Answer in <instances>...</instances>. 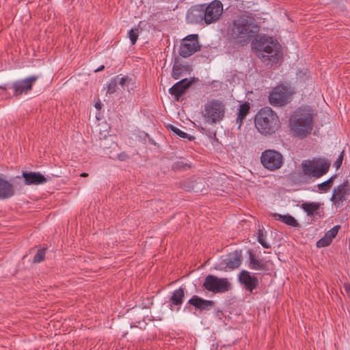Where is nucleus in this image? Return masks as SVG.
Masks as SVG:
<instances>
[{
  "label": "nucleus",
  "mask_w": 350,
  "mask_h": 350,
  "mask_svg": "<svg viewBox=\"0 0 350 350\" xmlns=\"http://www.w3.org/2000/svg\"><path fill=\"white\" fill-rule=\"evenodd\" d=\"M259 23L252 16L243 14L228 23L227 39L234 46H243L252 42V48L262 62L271 66L280 59V45L276 40L266 35L258 36Z\"/></svg>",
  "instance_id": "1"
},
{
  "label": "nucleus",
  "mask_w": 350,
  "mask_h": 350,
  "mask_svg": "<svg viewBox=\"0 0 350 350\" xmlns=\"http://www.w3.org/2000/svg\"><path fill=\"white\" fill-rule=\"evenodd\" d=\"M330 165V161L323 158L304 160L301 163V170L291 172L287 179L293 184H306L312 178L317 179L326 174Z\"/></svg>",
  "instance_id": "2"
},
{
  "label": "nucleus",
  "mask_w": 350,
  "mask_h": 350,
  "mask_svg": "<svg viewBox=\"0 0 350 350\" xmlns=\"http://www.w3.org/2000/svg\"><path fill=\"white\" fill-rule=\"evenodd\" d=\"M290 125L295 135L300 138L307 137L313 129V113L308 106L297 109L290 118Z\"/></svg>",
  "instance_id": "3"
},
{
  "label": "nucleus",
  "mask_w": 350,
  "mask_h": 350,
  "mask_svg": "<svg viewBox=\"0 0 350 350\" xmlns=\"http://www.w3.org/2000/svg\"><path fill=\"white\" fill-rule=\"evenodd\" d=\"M254 124L258 131L265 136L274 134L280 126L278 115L269 107L259 110L255 116Z\"/></svg>",
  "instance_id": "4"
},
{
  "label": "nucleus",
  "mask_w": 350,
  "mask_h": 350,
  "mask_svg": "<svg viewBox=\"0 0 350 350\" xmlns=\"http://www.w3.org/2000/svg\"><path fill=\"white\" fill-rule=\"evenodd\" d=\"M225 111V104L222 101L212 99L205 103L203 117L206 122L214 124L223 120Z\"/></svg>",
  "instance_id": "5"
},
{
  "label": "nucleus",
  "mask_w": 350,
  "mask_h": 350,
  "mask_svg": "<svg viewBox=\"0 0 350 350\" xmlns=\"http://www.w3.org/2000/svg\"><path fill=\"white\" fill-rule=\"evenodd\" d=\"M293 88L288 83H282L273 88L269 96V101L275 107H282L291 102Z\"/></svg>",
  "instance_id": "6"
},
{
  "label": "nucleus",
  "mask_w": 350,
  "mask_h": 350,
  "mask_svg": "<svg viewBox=\"0 0 350 350\" xmlns=\"http://www.w3.org/2000/svg\"><path fill=\"white\" fill-rule=\"evenodd\" d=\"M260 159L262 165L271 172L279 170L284 164L282 154L273 149H267L262 152Z\"/></svg>",
  "instance_id": "7"
},
{
  "label": "nucleus",
  "mask_w": 350,
  "mask_h": 350,
  "mask_svg": "<svg viewBox=\"0 0 350 350\" xmlns=\"http://www.w3.org/2000/svg\"><path fill=\"white\" fill-rule=\"evenodd\" d=\"M202 287L213 293H223L230 291L232 285L228 278L209 274L205 278Z\"/></svg>",
  "instance_id": "8"
},
{
  "label": "nucleus",
  "mask_w": 350,
  "mask_h": 350,
  "mask_svg": "<svg viewBox=\"0 0 350 350\" xmlns=\"http://www.w3.org/2000/svg\"><path fill=\"white\" fill-rule=\"evenodd\" d=\"M242 262L241 250H234L226 256H222L220 260L215 265V269L221 271L234 270L238 268Z\"/></svg>",
  "instance_id": "9"
},
{
  "label": "nucleus",
  "mask_w": 350,
  "mask_h": 350,
  "mask_svg": "<svg viewBox=\"0 0 350 350\" xmlns=\"http://www.w3.org/2000/svg\"><path fill=\"white\" fill-rule=\"evenodd\" d=\"M200 50V45L198 41V36L197 34H191L183 40L178 53L181 57L187 58Z\"/></svg>",
  "instance_id": "10"
},
{
  "label": "nucleus",
  "mask_w": 350,
  "mask_h": 350,
  "mask_svg": "<svg viewBox=\"0 0 350 350\" xmlns=\"http://www.w3.org/2000/svg\"><path fill=\"white\" fill-rule=\"evenodd\" d=\"M39 77L31 75L23 79L17 80L12 83L11 88L14 90L13 96L18 98L23 94L30 92Z\"/></svg>",
  "instance_id": "11"
},
{
  "label": "nucleus",
  "mask_w": 350,
  "mask_h": 350,
  "mask_svg": "<svg viewBox=\"0 0 350 350\" xmlns=\"http://www.w3.org/2000/svg\"><path fill=\"white\" fill-rule=\"evenodd\" d=\"M204 23L209 25L217 21L223 12V4L219 0H213L208 5L203 4Z\"/></svg>",
  "instance_id": "12"
},
{
  "label": "nucleus",
  "mask_w": 350,
  "mask_h": 350,
  "mask_svg": "<svg viewBox=\"0 0 350 350\" xmlns=\"http://www.w3.org/2000/svg\"><path fill=\"white\" fill-rule=\"evenodd\" d=\"M238 281L245 291L253 293L259 285V280L257 277L247 270H242L238 275Z\"/></svg>",
  "instance_id": "13"
},
{
  "label": "nucleus",
  "mask_w": 350,
  "mask_h": 350,
  "mask_svg": "<svg viewBox=\"0 0 350 350\" xmlns=\"http://www.w3.org/2000/svg\"><path fill=\"white\" fill-rule=\"evenodd\" d=\"M189 306H192L200 312L208 311L215 306V302L213 300L204 299L198 295H193L185 306V310L189 309Z\"/></svg>",
  "instance_id": "14"
},
{
  "label": "nucleus",
  "mask_w": 350,
  "mask_h": 350,
  "mask_svg": "<svg viewBox=\"0 0 350 350\" xmlns=\"http://www.w3.org/2000/svg\"><path fill=\"white\" fill-rule=\"evenodd\" d=\"M16 178H23L24 179V184L25 185H42L48 181L42 174L39 172H27L23 171L21 176H17Z\"/></svg>",
  "instance_id": "15"
},
{
  "label": "nucleus",
  "mask_w": 350,
  "mask_h": 350,
  "mask_svg": "<svg viewBox=\"0 0 350 350\" xmlns=\"http://www.w3.org/2000/svg\"><path fill=\"white\" fill-rule=\"evenodd\" d=\"M349 191L350 183L346 180L342 184L334 188L330 200L334 204L345 201L347 200L346 196L349 195Z\"/></svg>",
  "instance_id": "16"
},
{
  "label": "nucleus",
  "mask_w": 350,
  "mask_h": 350,
  "mask_svg": "<svg viewBox=\"0 0 350 350\" xmlns=\"http://www.w3.org/2000/svg\"><path fill=\"white\" fill-rule=\"evenodd\" d=\"M203 6L202 4L195 5L188 10L186 15V20L188 23L198 24L204 22Z\"/></svg>",
  "instance_id": "17"
},
{
  "label": "nucleus",
  "mask_w": 350,
  "mask_h": 350,
  "mask_svg": "<svg viewBox=\"0 0 350 350\" xmlns=\"http://www.w3.org/2000/svg\"><path fill=\"white\" fill-rule=\"evenodd\" d=\"M185 295V288L179 287L172 292L170 298V308L172 310L178 311L183 304Z\"/></svg>",
  "instance_id": "18"
},
{
  "label": "nucleus",
  "mask_w": 350,
  "mask_h": 350,
  "mask_svg": "<svg viewBox=\"0 0 350 350\" xmlns=\"http://www.w3.org/2000/svg\"><path fill=\"white\" fill-rule=\"evenodd\" d=\"M193 71L191 66L186 64H183L180 62V59L178 57L174 58V64L172 67V77L174 79H178L181 77L183 73L190 74Z\"/></svg>",
  "instance_id": "19"
},
{
  "label": "nucleus",
  "mask_w": 350,
  "mask_h": 350,
  "mask_svg": "<svg viewBox=\"0 0 350 350\" xmlns=\"http://www.w3.org/2000/svg\"><path fill=\"white\" fill-rule=\"evenodd\" d=\"M185 82V79H181L169 89V93L174 97V100L177 102H181L183 100V96L189 89Z\"/></svg>",
  "instance_id": "20"
},
{
  "label": "nucleus",
  "mask_w": 350,
  "mask_h": 350,
  "mask_svg": "<svg viewBox=\"0 0 350 350\" xmlns=\"http://www.w3.org/2000/svg\"><path fill=\"white\" fill-rule=\"evenodd\" d=\"M248 267L253 270H268L267 262L264 258H259L252 250H248Z\"/></svg>",
  "instance_id": "21"
},
{
  "label": "nucleus",
  "mask_w": 350,
  "mask_h": 350,
  "mask_svg": "<svg viewBox=\"0 0 350 350\" xmlns=\"http://www.w3.org/2000/svg\"><path fill=\"white\" fill-rule=\"evenodd\" d=\"M15 193L14 185L0 175V200L9 199L13 197Z\"/></svg>",
  "instance_id": "22"
},
{
  "label": "nucleus",
  "mask_w": 350,
  "mask_h": 350,
  "mask_svg": "<svg viewBox=\"0 0 350 350\" xmlns=\"http://www.w3.org/2000/svg\"><path fill=\"white\" fill-rule=\"evenodd\" d=\"M322 205L323 204L319 202H306L301 204V207L308 216L321 217L323 215V211H320Z\"/></svg>",
  "instance_id": "23"
},
{
  "label": "nucleus",
  "mask_w": 350,
  "mask_h": 350,
  "mask_svg": "<svg viewBox=\"0 0 350 350\" xmlns=\"http://www.w3.org/2000/svg\"><path fill=\"white\" fill-rule=\"evenodd\" d=\"M250 105L247 101H245L239 105L237 113V116L236 118V124L238 125V129H241L244 120L250 112Z\"/></svg>",
  "instance_id": "24"
},
{
  "label": "nucleus",
  "mask_w": 350,
  "mask_h": 350,
  "mask_svg": "<svg viewBox=\"0 0 350 350\" xmlns=\"http://www.w3.org/2000/svg\"><path fill=\"white\" fill-rule=\"evenodd\" d=\"M273 217L275 220L280 221L288 226H292L294 228L299 227V224L297 221V219H295V218L294 217H293L292 215H291L289 214L280 215L279 213H273Z\"/></svg>",
  "instance_id": "25"
},
{
  "label": "nucleus",
  "mask_w": 350,
  "mask_h": 350,
  "mask_svg": "<svg viewBox=\"0 0 350 350\" xmlns=\"http://www.w3.org/2000/svg\"><path fill=\"white\" fill-rule=\"evenodd\" d=\"M337 175L334 174L332 176L329 178H328L327 180L319 183L317 185L318 187L319 191L321 193H326L328 191L330 190V189L332 187L334 180L336 179Z\"/></svg>",
  "instance_id": "26"
},
{
  "label": "nucleus",
  "mask_w": 350,
  "mask_h": 350,
  "mask_svg": "<svg viewBox=\"0 0 350 350\" xmlns=\"http://www.w3.org/2000/svg\"><path fill=\"white\" fill-rule=\"evenodd\" d=\"M167 129L181 138L187 139L189 141L191 142L195 139L194 136L187 134V133L181 131L180 129H179L178 128L176 127L174 125L170 124L167 126Z\"/></svg>",
  "instance_id": "27"
},
{
  "label": "nucleus",
  "mask_w": 350,
  "mask_h": 350,
  "mask_svg": "<svg viewBox=\"0 0 350 350\" xmlns=\"http://www.w3.org/2000/svg\"><path fill=\"white\" fill-rule=\"evenodd\" d=\"M178 188L183 189L187 191H191L194 188V181L189 178H186L176 183Z\"/></svg>",
  "instance_id": "28"
},
{
  "label": "nucleus",
  "mask_w": 350,
  "mask_h": 350,
  "mask_svg": "<svg viewBox=\"0 0 350 350\" xmlns=\"http://www.w3.org/2000/svg\"><path fill=\"white\" fill-rule=\"evenodd\" d=\"M119 75L111 78L107 85V93L113 94L117 90V84L118 83Z\"/></svg>",
  "instance_id": "29"
},
{
  "label": "nucleus",
  "mask_w": 350,
  "mask_h": 350,
  "mask_svg": "<svg viewBox=\"0 0 350 350\" xmlns=\"http://www.w3.org/2000/svg\"><path fill=\"white\" fill-rule=\"evenodd\" d=\"M267 232L262 229H259L258 231V243L266 249L271 248V245L266 241Z\"/></svg>",
  "instance_id": "30"
},
{
  "label": "nucleus",
  "mask_w": 350,
  "mask_h": 350,
  "mask_svg": "<svg viewBox=\"0 0 350 350\" xmlns=\"http://www.w3.org/2000/svg\"><path fill=\"white\" fill-rule=\"evenodd\" d=\"M46 248L42 247L37 250L36 254L33 256V262L40 263L42 262L45 258Z\"/></svg>",
  "instance_id": "31"
},
{
  "label": "nucleus",
  "mask_w": 350,
  "mask_h": 350,
  "mask_svg": "<svg viewBox=\"0 0 350 350\" xmlns=\"http://www.w3.org/2000/svg\"><path fill=\"white\" fill-rule=\"evenodd\" d=\"M186 167L190 168L191 165L185 163L183 160L177 161L172 165V170L175 172L185 170Z\"/></svg>",
  "instance_id": "32"
},
{
  "label": "nucleus",
  "mask_w": 350,
  "mask_h": 350,
  "mask_svg": "<svg viewBox=\"0 0 350 350\" xmlns=\"http://www.w3.org/2000/svg\"><path fill=\"white\" fill-rule=\"evenodd\" d=\"M118 83L123 89H124L125 87L134 84V82L133 79L131 77L126 75L121 78L119 77Z\"/></svg>",
  "instance_id": "33"
},
{
  "label": "nucleus",
  "mask_w": 350,
  "mask_h": 350,
  "mask_svg": "<svg viewBox=\"0 0 350 350\" xmlns=\"http://www.w3.org/2000/svg\"><path fill=\"white\" fill-rule=\"evenodd\" d=\"M340 225H336L335 226H334L332 228H331L329 230H328L326 233H325V235L329 239H331V241L333 240L334 238H335L338 232V230L340 229Z\"/></svg>",
  "instance_id": "34"
},
{
  "label": "nucleus",
  "mask_w": 350,
  "mask_h": 350,
  "mask_svg": "<svg viewBox=\"0 0 350 350\" xmlns=\"http://www.w3.org/2000/svg\"><path fill=\"white\" fill-rule=\"evenodd\" d=\"M332 242V241H331V239H329L325 234L324 235L323 237H322L321 239H320L317 242V247H327L328 245H329L331 244V243Z\"/></svg>",
  "instance_id": "35"
},
{
  "label": "nucleus",
  "mask_w": 350,
  "mask_h": 350,
  "mask_svg": "<svg viewBox=\"0 0 350 350\" xmlns=\"http://www.w3.org/2000/svg\"><path fill=\"white\" fill-rule=\"evenodd\" d=\"M138 29H131L129 31V37L132 44H135L138 39Z\"/></svg>",
  "instance_id": "36"
},
{
  "label": "nucleus",
  "mask_w": 350,
  "mask_h": 350,
  "mask_svg": "<svg viewBox=\"0 0 350 350\" xmlns=\"http://www.w3.org/2000/svg\"><path fill=\"white\" fill-rule=\"evenodd\" d=\"M344 156H345V151L342 150L340 152V154L338 156V157L336 159V161L334 163L333 165H334V167H336V170L339 169L341 167L342 163V161H343V159H344Z\"/></svg>",
  "instance_id": "37"
},
{
  "label": "nucleus",
  "mask_w": 350,
  "mask_h": 350,
  "mask_svg": "<svg viewBox=\"0 0 350 350\" xmlns=\"http://www.w3.org/2000/svg\"><path fill=\"white\" fill-rule=\"evenodd\" d=\"M184 79L186 80L185 84L189 88L193 83L198 82L199 81V79L198 77H191L189 79L187 78H185Z\"/></svg>",
  "instance_id": "38"
},
{
  "label": "nucleus",
  "mask_w": 350,
  "mask_h": 350,
  "mask_svg": "<svg viewBox=\"0 0 350 350\" xmlns=\"http://www.w3.org/2000/svg\"><path fill=\"white\" fill-rule=\"evenodd\" d=\"M129 156L125 152H122L118 154V158L120 161H125L126 159H129Z\"/></svg>",
  "instance_id": "39"
},
{
  "label": "nucleus",
  "mask_w": 350,
  "mask_h": 350,
  "mask_svg": "<svg viewBox=\"0 0 350 350\" xmlns=\"http://www.w3.org/2000/svg\"><path fill=\"white\" fill-rule=\"evenodd\" d=\"M7 89H8L7 84L0 85V90H2L3 92H5L7 90Z\"/></svg>",
  "instance_id": "40"
},
{
  "label": "nucleus",
  "mask_w": 350,
  "mask_h": 350,
  "mask_svg": "<svg viewBox=\"0 0 350 350\" xmlns=\"http://www.w3.org/2000/svg\"><path fill=\"white\" fill-rule=\"evenodd\" d=\"M94 106H95V107H96L97 109H98V110H99V109H101V107H102V104H101V103H100V101H98V102H97V103H95V105H94Z\"/></svg>",
  "instance_id": "41"
},
{
  "label": "nucleus",
  "mask_w": 350,
  "mask_h": 350,
  "mask_svg": "<svg viewBox=\"0 0 350 350\" xmlns=\"http://www.w3.org/2000/svg\"><path fill=\"white\" fill-rule=\"evenodd\" d=\"M104 69H105V66L104 65H101L97 69H96L94 72H98L103 70Z\"/></svg>",
  "instance_id": "42"
},
{
  "label": "nucleus",
  "mask_w": 350,
  "mask_h": 350,
  "mask_svg": "<svg viewBox=\"0 0 350 350\" xmlns=\"http://www.w3.org/2000/svg\"><path fill=\"white\" fill-rule=\"evenodd\" d=\"M345 288L347 293L350 292V285L349 284H345Z\"/></svg>",
  "instance_id": "43"
},
{
  "label": "nucleus",
  "mask_w": 350,
  "mask_h": 350,
  "mask_svg": "<svg viewBox=\"0 0 350 350\" xmlns=\"http://www.w3.org/2000/svg\"><path fill=\"white\" fill-rule=\"evenodd\" d=\"M81 177H86L88 176V174L85 173V172H83L80 175Z\"/></svg>",
  "instance_id": "44"
},
{
  "label": "nucleus",
  "mask_w": 350,
  "mask_h": 350,
  "mask_svg": "<svg viewBox=\"0 0 350 350\" xmlns=\"http://www.w3.org/2000/svg\"><path fill=\"white\" fill-rule=\"evenodd\" d=\"M142 305H143V307H142L143 308H150L149 306L145 304L144 303H143Z\"/></svg>",
  "instance_id": "45"
},
{
  "label": "nucleus",
  "mask_w": 350,
  "mask_h": 350,
  "mask_svg": "<svg viewBox=\"0 0 350 350\" xmlns=\"http://www.w3.org/2000/svg\"><path fill=\"white\" fill-rule=\"evenodd\" d=\"M148 301H149L150 305H152V304H153V302H152V299H149V298H148Z\"/></svg>",
  "instance_id": "46"
},
{
  "label": "nucleus",
  "mask_w": 350,
  "mask_h": 350,
  "mask_svg": "<svg viewBox=\"0 0 350 350\" xmlns=\"http://www.w3.org/2000/svg\"><path fill=\"white\" fill-rule=\"evenodd\" d=\"M150 143L154 145H156V143L154 142L153 139H150Z\"/></svg>",
  "instance_id": "47"
}]
</instances>
